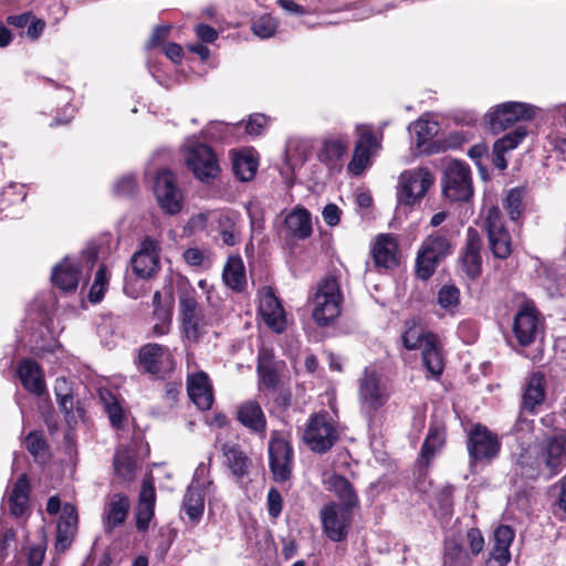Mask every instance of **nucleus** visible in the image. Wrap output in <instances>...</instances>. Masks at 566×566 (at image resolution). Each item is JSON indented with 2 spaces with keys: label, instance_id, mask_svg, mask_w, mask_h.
I'll list each match as a JSON object with an SVG mask.
<instances>
[{
  "label": "nucleus",
  "instance_id": "473e14b6",
  "mask_svg": "<svg viewBox=\"0 0 566 566\" xmlns=\"http://www.w3.org/2000/svg\"><path fill=\"white\" fill-rule=\"evenodd\" d=\"M18 376L25 390L36 396L45 391V382L41 367L32 359H24L18 367Z\"/></svg>",
  "mask_w": 566,
  "mask_h": 566
},
{
  "label": "nucleus",
  "instance_id": "412c9836",
  "mask_svg": "<svg viewBox=\"0 0 566 566\" xmlns=\"http://www.w3.org/2000/svg\"><path fill=\"white\" fill-rule=\"evenodd\" d=\"M398 240L394 234H379L371 248V256L377 268L394 269L398 265Z\"/></svg>",
  "mask_w": 566,
  "mask_h": 566
},
{
  "label": "nucleus",
  "instance_id": "2eb2a0df",
  "mask_svg": "<svg viewBox=\"0 0 566 566\" xmlns=\"http://www.w3.org/2000/svg\"><path fill=\"white\" fill-rule=\"evenodd\" d=\"M501 442L486 427L475 424L469 432L468 451L472 461H491L496 458Z\"/></svg>",
  "mask_w": 566,
  "mask_h": 566
},
{
  "label": "nucleus",
  "instance_id": "774afa93",
  "mask_svg": "<svg viewBox=\"0 0 566 566\" xmlns=\"http://www.w3.org/2000/svg\"><path fill=\"white\" fill-rule=\"evenodd\" d=\"M45 556V549L42 545H35L29 548L28 565L27 566H41Z\"/></svg>",
  "mask_w": 566,
  "mask_h": 566
},
{
  "label": "nucleus",
  "instance_id": "393cba45",
  "mask_svg": "<svg viewBox=\"0 0 566 566\" xmlns=\"http://www.w3.org/2000/svg\"><path fill=\"white\" fill-rule=\"evenodd\" d=\"M282 231L286 239L304 240L312 234L311 213L305 208H294L284 219Z\"/></svg>",
  "mask_w": 566,
  "mask_h": 566
},
{
  "label": "nucleus",
  "instance_id": "c85d7f7f",
  "mask_svg": "<svg viewBox=\"0 0 566 566\" xmlns=\"http://www.w3.org/2000/svg\"><path fill=\"white\" fill-rule=\"evenodd\" d=\"M514 470L525 479H536L539 475L545 476L544 464L542 463L537 447L522 449L515 455Z\"/></svg>",
  "mask_w": 566,
  "mask_h": 566
},
{
  "label": "nucleus",
  "instance_id": "0e129e2a",
  "mask_svg": "<svg viewBox=\"0 0 566 566\" xmlns=\"http://www.w3.org/2000/svg\"><path fill=\"white\" fill-rule=\"evenodd\" d=\"M452 494H453V486L446 485L439 491V493L437 495V500L440 504L441 510L444 512V514L451 513Z\"/></svg>",
  "mask_w": 566,
  "mask_h": 566
},
{
  "label": "nucleus",
  "instance_id": "f704fd0d",
  "mask_svg": "<svg viewBox=\"0 0 566 566\" xmlns=\"http://www.w3.org/2000/svg\"><path fill=\"white\" fill-rule=\"evenodd\" d=\"M165 360H170V352L165 346L147 344L139 350V363L145 371L151 375H158L161 371Z\"/></svg>",
  "mask_w": 566,
  "mask_h": 566
},
{
  "label": "nucleus",
  "instance_id": "dca6fc26",
  "mask_svg": "<svg viewBox=\"0 0 566 566\" xmlns=\"http://www.w3.org/2000/svg\"><path fill=\"white\" fill-rule=\"evenodd\" d=\"M485 223L493 255L497 259L509 258L512 252L511 235L503 226L501 211L497 207L489 209Z\"/></svg>",
  "mask_w": 566,
  "mask_h": 566
},
{
  "label": "nucleus",
  "instance_id": "a878e982",
  "mask_svg": "<svg viewBox=\"0 0 566 566\" xmlns=\"http://www.w3.org/2000/svg\"><path fill=\"white\" fill-rule=\"evenodd\" d=\"M187 391L191 401L199 409L207 410L212 406V388L206 373L199 371L189 375L187 378Z\"/></svg>",
  "mask_w": 566,
  "mask_h": 566
},
{
  "label": "nucleus",
  "instance_id": "58836bf2",
  "mask_svg": "<svg viewBox=\"0 0 566 566\" xmlns=\"http://www.w3.org/2000/svg\"><path fill=\"white\" fill-rule=\"evenodd\" d=\"M222 279L227 286L241 292L247 285L245 269L240 256H230L224 265Z\"/></svg>",
  "mask_w": 566,
  "mask_h": 566
},
{
  "label": "nucleus",
  "instance_id": "69168bd1",
  "mask_svg": "<svg viewBox=\"0 0 566 566\" xmlns=\"http://www.w3.org/2000/svg\"><path fill=\"white\" fill-rule=\"evenodd\" d=\"M136 179L134 176L128 175L119 179L115 185V191L118 195L125 196L129 195L135 190Z\"/></svg>",
  "mask_w": 566,
  "mask_h": 566
},
{
  "label": "nucleus",
  "instance_id": "603ef678",
  "mask_svg": "<svg viewBox=\"0 0 566 566\" xmlns=\"http://www.w3.org/2000/svg\"><path fill=\"white\" fill-rule=\"evenodd\" d=\"M277 21L270 14H263L255 19L252 23L253 33L261 38L268 39L275 34Z\"/></svg>",
  "mask_w": 566,
  "mask_h": 566
},
{
  "label": "nucleus",
  "instance_id": "9b49d317",
  "mask_svg": "<svg viewBox=\"0 0 566 566\" xmlns=\"http://www.w3.org/2000/svg\"><path fill=\"white\" fill-rule=\"evenodd\" d=\"M319 518L325 535L333 542H342L348 535L353 511L331 502L321 509Z\"/></svg>",
  "mask_w": 566,
  "mask_h": 566
},
{
  "label": "nucleus",
  "instance_id": "13d9d810",
  "mask_svg": "<svg viewBox=\"0 0 566 566\" xmlns=\"http://www.w3.org/2000/svg\"><path fill=\"white\" fill-rule=\"evenodd\" d=\"M467 542L470 547V555L471 557L478 556L484 547V538L482 536V533L478 528H470L467 532Z\"/></svg>",
  "mask_w": 566,
  "mask_h": 566
},
{
  "label": "nucleus",
  "instance_id": "3c124183",
  "mask_svg": "<svg viewBox=\"0 0 566 566\" xmlns=\"http://www.w3.org/2000/svg\"><path fill=\"white\" fill-rule=\"evenodd\" d=\"M109 274L107 273V269L105 265H101L95 273L94 282L90 290V301L93 303H98L106 291V287L108 285Z\"/></svg>",
  "mask_w": 566,
  "mask_h": 566
},
{
  "label": "nucleus",
  "instance_id": "5701e85b",
  "mask_svg": "<svg viewBox=\"0 0 566 566\" xmlns=\"http://www.w3.org/2000/svg\"><path fill=\"white\" fill-rule=\"evenodd\" d=\"M78 515L76 507L71 503L62 506V514L56 527L55 548L65 552L70 548L77 532Z\"/></svg>",
  "mask_w": 566,
  "mask_h": 566
},
{
  "label": "nucleus",
  "instance_id": "7ed1b4c3",
  "mask_svg": "<svg viewBox=\"0 0 566 566\" xmlns=\"http://www.w3.org/2000/svg\"><path fill=\"white\" fill-rule=\"evenodd\" d=\"M451 253L449 239L436 232L428 235L421 243L416 258V275L427 281L436 272L440 262Z\"/></svg>",
  "mask_w": 566,
  "mask_h": 566
},
{
  "label": "nucleus",
  "instance_id": "bf43d9fd",
  "mask_svg": "<svg viewBox=\"0 0 566 566\" xmlns=\"http://www.w3.org/2000/svg\"><path fill=\"white\" fill-rule=\"evenodd\" d=\"M268 123L263 114H253L245 124V132L251 136H259Z\"/></svg>",
  "mask_w": 566,
  "mask_h": 566
},
{
  "label": "nucleus",
  "instance_id": "4c0bfd02",
  "mask_svg": "<svg viewBox=\"0 0 566 566\" xmlns=\"http://www.w3.org/2000/svg\"><path fill=\"white\" fill-rule=\"evenodd\" d=\"M421 350L422 363L427 370L434 377L440 376L443 371L444 363L438 336H429L427 344Z\"/></svg>",
  "mask_w": 566,
  "mask_h": 566
},
{
  "label": "nucleus",
  "instance_id": "c03bdc74",
  "mask_svg": "<svg viewBox=\"0 0 566 566\" xmlns=\"http://www.w3.org/2000/svg\"><path fill=\"white\" fill-rule=\"evenodd\" d=\"M411 139L420 148L438 133V124L433 120L420 118L411 123L408 127Z\"/></svg>",
  "mask_w": 566,
  "mask_h": 566
},
{
  "label": "nucleus",
  "instance_id": "de8ad7c7",
  "mask_svg": "<svg viewBox=\"0 0 566 566\" xmlns=\"http://www.w3.org/2000/svg\"><path fill=\"white\" fill-rule=\"evenodd\" d=\"M54 392L61 411L65 416L71 415L73 411V395L71 386L65 378L61 377L55 380Z\"/></svg>",
  "mask_w": 566,
  "mask_h": 566
},
{
  "label": "nucleus",
  "instance_id": "6e6d98bb",
  "mask_svg": "<svg viewBox=\"0 0 566 566\" xmlns=\"http://www.w3.org/2000/svg\"><path fill=\"white\" fill-rule=\"evenodd\" d=\"M437 300L442 308L452 311L459 305L460 291L454 285H443L438 292Z\"/></svg>",
  "mask_w": 566,
  "mask_h": 566
},
{
  "label": "nucleus",
  "instance_id": "423d86ee",
  "mask_svg": "<svg viewBox=\"0 0 566 566\" xmlns=\"http://www.w3.org/2000/svg\"><path fill=\"white\" fill-rule=\"evenodd\" d=\"M433 180L432 174L423 167L402 171L397 186L398 203L408 207L415 206L424 197Z\"/></svg>",
  "mask_w": 566,
  "mask_h": 566
},
{
  "label": "nucleus",
  "instance_id": "e433bc0d",
  "mask_svg": "<svg viewBox=\"0 0 566 566\" xmlns=\"http://www.w3.org/2000/svg\"><path fill=\"white\" fill-rule=\"evenodd\" d=\"M258 166L259 160L252 149H243L233 155V174L240 181L252 180L256 174Z\"/></svg>",
  "mask_w": 566,
  "mask_h": 566
},
{
  "label": "nucleus",
  "instance_id": "1a4fd4ad",
  "mask_svg": "<svg viewBox=\"0 0 566 566\" xmlns=\"http://www.w3.org/2000/svg\"><path fill=\"white\" fill-rule=\"evenodd\" d=\"M442 191L453 201H465L473 193L471 174L468 165L452 160L444 170Z\"/></svg>",
  "mask_w": 566,
  "mask_h": 566
},
{
  "label": "nucleus",
  "instance_id": "b1692460",
  "mask_svg": "<svg viewBox=\"0 0 566 566\" xmlns=\"http://www.w3.org/2000/svg\"><path fill=\"white\" fill-rule=\"evenodd\" d=\"M323 485L329 492H333L339 500V506L354 510L359 504L358 495L353 484L343 475L332 473L323 479Z\"/></svg>",
  "mask_w": 566,
  "mask_h": 566
},
{
  "label": "nucleus",
  "instance_id": "4d7b16f0",
  "mask_svg": "<svg viewBox=\"0 0 566 566\" xmlns=\"http://www.w3.org/2000/svg\"><path fill=\"white\" fill-rule=\"evenodd\" d=\"M212 485V481L210 479V469L209 465L201 462L196 468L191 483L189 488H193L197 490H202L208 492L209 488Z\"/></svg>",
  "mask_w": 566,
  "mask_h": 566
},
{
  "label": "nucleus",
  "instance_id": "cd10ccee",
  "mask_svg": "<svg viewBox=\"0 0 566 566\" xmlns=\"http://www.w3.org/2000/svg\"><path fill=\"white\" fill-rule=\"evenodd\" d=\"M156 491L150 481H143L136 509V527L145 532L155 514Z\"/></svg>",
  "mask_w": 566,
  "mask_h": 566
},
{
  "label": "nucleus",
  "instance_id": "9d476101",
  "mask_svg": "<svg viewBox=\"0 0 566 566\" xmlns=\"http://www.w3.org/2000/svg\"><path fill=\"white\" fill-rule=\"evenodd\" d=\"M537 450L544 464L545 478L557 475L566 467V431L546 437L537 446Z\"/></svg>",
  "mask_w": 566,
  "mask_h": 566
},
{
  "label": "nucleus",
  "instance_id": "4468645a",
  "mask_svg": "<svg viewBox=\"0 0 566 566\" xmlns=\"http://www.w3.org/2000/svg\"><path fill=\"white\" fill-rule=\"evenodd\" d=\"M130 264L138 277L148 280L155 276L160 270V242L146 237L133 254Z\"/></svg>",
  "mask_w": 566,
  "mask_h": 566
},
{
  "label": "nucleus",
  "instance_id": "c756f323",
  "mask_svg": "<svg viewBox=\"0 0 566 566\" xmlns=\"http://www.w3.org/2000/svg\"><path fill=\"white\" fill-rule=\"evenodd\" d=\"M81 271L78 266L69 258H65L52 270V282L63 292H73L77 289L81 281Z\"/></svg>",
  "mask_w": 566,
  "mask_h": 566
},
{
  "label": "nucleus",
  "instance_id": "72a5a7b5",
  "mask_svg": "<svg viewBox=\"0 0 566 566\" xmlns=\"http://www.w3.org/2000/svg\"><path fill=\"white\" fill-rule=\"evenodd\" d=\"M545 377L541 373H533L526 380L522 396V409L533 412L545 400Z\"/></svg>",
  "mask_w": 566,
  "mask_h": 566
},
{
  "label": "nucleus",
  "instance_id": "2f4dec72",
  "mask_svg": "<svg viewBox=\"0 0 566 566\" xmlns=\"http://www.w3.org/2000/svg\"><path fill=\"white\" fill-rule=\"evenodd\" d=\"M239 422L255 433H264L266 418L259 402L248 400L239 406L237 411Z\"/></svg>",
  "mask_w": 566,
  "mask_h": 566
},
{
  "label": "nucleus",
  "instance_id": "49530a36",
  "mask_svg": "<svg viewBox=\"0 0 566 566\" xmlns=\"http://www.w3.org/2000/svg\"><path fill=\"white\" fill-rule=\"evenodd\" d=\"M99 396L112 426L115 428L122 427L124 421V410L118 400L107 390L101 391Z\"/></svg>",
  "mask_w": 566,
  "mask_h": 566
},
{
  "label": "nucleus",
  "instance_id": "20e7f679",
  "mask_svg": "<svg viewBox=\"0 0 566 566\" xmlns=\"http://www.w3.org/2000/svg\"><path fill=\"white\" fill-rule=\"evenodd\" d=\"M339 436L327 412L311 416L303 431V441L315 453H326L337 442Z\"/></svg>",
  "mask_w": 566,
  "mask_h": 566
},
{
  "label": "nucleus",
  "instance_id": "ea45409f",
  "mask_svg": "<svg viewBox=\"0 0 566 566\" xmlns=\"http://www.w3.org/2000/svg\"><path fill=\"white\" fill-rule=\"evenodd\" d=\"M30 484L25 474H22L14 483L8 501L10 505V512L14 516H21L29 502Z\"/></svg>",
  "mask_w": 566,
  "mask_h": 566
},
{
  "label": "nucleus",
  "instance_id": "a19ab883",
  "mask_svg": "<svg viewBox=\"0 0 566 566\" xmlns=\"http://www.w3.org/2000/svg\"><path fill=\"white\" fill-rule=\"evenodd\" d=\"M401 339L405 348L408 350L421 349L427 344L429 336L436 335L427 332L421 325L413 321H407Z\"/></svg>",
  "mask_w": 566,
  "mask_h": 566
},
{
  "label": "nucleus",
  "instance_id": "052dcab7",
  "mask_svg": "<svg viewBox=\"0 0 566 566\" xmlns=\"http://www.w3.org/2000/svg\"><path fill=\"white\" fill-rule=\"evenodd\" d=\"M15 531L11 527L1 525L0 528V557L4 558L8 556V551L12 543L15 541Z\"/></svg>",
  "mask_w": 566,
  "mask_h": 566
},
{
  "label": "nucleus",
  "instance_id": "f8f14e48",
  "mask_svg": "<svg viewBox=\"0 0 566 566\" xmlns=\"http://www.w3.org/2000/svg\"><path fill=\"white\" fill-rule=\"evenodd\" d=\"M154 191L159 207L167 214H176L182 209L184 196L169 169H161L155 177Z\"/></svg>",
  "mask_w": 566,
  "mask_h": 566
},
{
  "label": "nucleus",
  "instance_id": "f257e3e1",
  "mask_svg": "<svg viewBox=\"0 0 566 566\" xmlns=\"http://www.w3.org/2000/svg\"><path fill=\"white\" fill-rule=\"evenodd\" d=\"M177 286L181 333L189 343H198L208 332V319L197 301V291L184 275L171 279Z\"/></svg>",
  "mask_w": 566,
  "mask_h": 566
},
{
  "label": "nucleus",
  "instance_id": "6e6552de",
  "mask_svg": "<svg viewBox=\"0 0 566 566\" xmlns=\"http://www.w3.org/2000/svg\"><path fill=\"white\" fill-rule=\"evenodd\" d=\"M535 107L520 102H505L496 105L485 115L490 129L499 134L518 122L530 120L535 115Z\"/></svg>",
  "mask_w": 566,
  "mask_h": 566
},
{
  "label": "nucleus",
  "instance_id": "bb28decb",
  "mask_svg": "<svg viewBox=\"0 0 566 566\" xmlns=\"http://www.w3.org/2000/svg\"><path fill=\"white\" fill-rule=\"evenodd\" d=\"M514 536V530L509 525H500L495 528L494 545L490 552V566H506L511 559L510 547Z\"/></svg>",
  "mask_w": 566,
  "mask_h": 566
},
{
  "label": "nucleus",
  "instance_id": "ddd939ff",
  "mask_svg": "<svg viewBox=\"0 0 566 566\" xmlns=\"http://www.w3.org/2000/svg\"><path fill=\"white\" fill-rule=\"evenodd\" d=\"M270 469L275 482H286L292 476L293 450L290 443L274 431L269 441Z\"/></svg>",
  "mask_w": 566,
  "mask_h": 566
},
{
  "label": "nucleus",
  "instance_id": "79ce46f5",
  "mask_svg": "<svg viewBox=\"0 0 566 566\" xmlns=\"http://www.w3.org/2000/svg\"><path fill=\"white\" fill-rule=\"evenodd\" d=\"M205 494L202 490L193 488H187L186 494L182 501V510L187 514L188 518L192 522H198L205 510Z\"/></svg>",
  "mask_w": 566,
  "mask_h": 566
},
{
  "label": "nucleus",
  "instance_id": "7c9ffc66",
  "mask_svg": "<svg viewBox=\"0 0 566 566\" xmlns=\"http://www.w3.org/2000/svg\"><path fill=\"white\" fill-rule=\"evenodd\" d=\"M221 450L227 467L237 480H241L249 474L252 467V460L239 444L224 443Z\"/></svg>",
  "mask_w": 566,
  "mask_h": 566
},
{
  "label": "nucleus",
  "instance_id": "39448f33",
  "mask_svg": "<svg viewBox=\"0 0 566 566\" xmlns=\"http://www.w3.org/2000/svg\"><path fill=\"white\" fill-rule=\"evenodd\" d=\"M391 395L388 382L373 367H366L358 379V400L367 412L382 408Z\"/></svg>",
  "mask_w": 566,
  "mask_h": 566
},
{
  "label": "nucleus",
  "instance_id": "4be33fe9",
  "mask_svg": "<svg viewBox=\"0 0 566 566\" xmlns=\"http://www.w3.org/2000/svg\"><path fill=\"white\" fill-rule=\"evenodd\" d=\"M481 248L482 240L480 234L475 229L469 228L461 263L464 272L471 279L479 277L482 272Z\"/></svg>",
  "mask_w": 566,
  "mask_h": 566
},
{
  "label": "nucleus",
  "instance_id": "680f3d73",
  "mask_svg": "<svg viewBox=\"0 0 566 566\" xmlns=\"http://www.w3.org/2000/svg\"><path fill=\"white\" fill-rule=\"evenodd\" d=\"M174 296L171 292L165 297L164 306L154 308L153 315L157 321L171 322V308H172Z\"/></svg>",
  "mask_w": 566,
  "mask_h": 566
},
{
  "label": "nucleus",
  "instance_id": "e2e57ef3",
  "mask_svg": "<svg viewBox=\"0 0 566 566\" xmlns=\"http://www.w3.org/2000/svg\"><path fill=\"white\" fill-rule=\"evenodd\" d=\"M268 506L269 514L272 517H277L282 512V496L280 492L275 489H270L268 493Z\"/></svg>",
  "mask_w": 566,
  "mask_h": 566
},
{
  "label": "nucleus",
  "instance_id": "aec40b11",
  "mask_svg": "<svg viewBox=\"0 0 566 566\" xmlns=\"http://www.w3.org/2000/svg\"><path fill=\"white\" fill-rule=\"evenodd\" d=\"M129 510L130 502L125 494L114 493L109 495L102 515L104 532L111 534L115 528L122 526L128 516Z\"/></svg>",
  "mask_w": 566,
  "mask_h": 566
},
{
  "label": "nucleus",
  "instance_id": "a18cd8bd",
  "mask_svg": "<svg viewBox=\"0 0 566 566\" xmlns=\"http://www.w3.org/2000/svg\"><path fill=\"white\" fill-rule=\"evenodd\" d=\"M135 458L128 449H118L114 457L115 473L125 481L135 476Z\"/></svg>",
  "mask_w": 566,
  "mask_h": 566
},
{
  "label": "nucleus",
  "instance_id": "c9c22d12",
  "mask_svg": "<svg viewBox=\"0 0 566 566\" xmlns=\"http://www.w3.org/2000/svg\"><path fill=\"white\" fill-rule=\"evenodd\" d=\"M348 150V140L340 138H327L323 142L318 158L331 170H339L342 160Z\"/></svg>",
  "mask_w": 566,
  "mask_h": 566
},
{
  "label": "nucleus",
  "instance_id": "6ab92c4d",
  "mask_svg": "<svg viewBox=\"0 0 566 566\" xmlns=\"http://www.w3.org/2000/svg\"><path fill=\"white\" fill-rule=\"evenodd\" d=\"M259 312L264 323L274 332L281 333L286 326L284 310L271 287L260 290Z\"/></svg>",
  "mask_w": 566,
  "mask_h": 566
},
{
  "label": "nucleus",
  "instance_id": "09e8293b",
  "mask_svg": "<svg viewBox=\"0 0 566 566\" xmlns=\"http://www.w3.org/2000/svg\"><path fill=\"white\" fill-rule=\"evenodd\" d=\"M25 448L36 462H45L48 459L46 442L38 431L30 432L25 438Z\"/></svg>",
  "mask_w": 566,
  "mask_h": 566
},
{
  "label": "nucleus",
  "instance_id": "0eeeda50",
  "mask_svg": "<svg viewBox=\"0 0 566 566\" xmlns=\"http://www.w3.org/2000/svg\"><path fill=\"white\" fill-rule=\"evenodd\" d=\"M186 148V164L193 176L206 184L214 180L220 172V166L212 148L198 142H189Z\"/></svg>",
  "mask_w": 566,
  "mask_h": 566
},
{
  "label": "nucleus",
  "instance_id": "a211bd4d",
  "mask_svg": "<svg viewBox=\"0 0 566 566\" xmlns=\"http://www.w3.org/2000/svg\"><path fill=\"white\" fill-rule=\"evenodd\" d=\"M538 331V313L532 304L525 303L514 316V336L521 346H528L535 340Z\"/></svg>",
  "mask_w": 566,
  "mask_h": 566
},
{
  "label": "nucleus",
  "instance_id": "8fccbe9b",
  "mask_svg": "<svg viewBox=\"0 0 566 566\" xmlns=\"http://www.w3.org/2000/svg\"><path fill=\"white\" fill-rule=\"evenodd\" d=\"M443 444V433L434 428L430 429L423 444L421 448V458L426 464L429 463L434 453L440 449Z\"/></svg>",
  "mask_w": 566,
  "mask_h": 566
},
{
  "label": "nucleus",
  "instance_id": "338daca9",
  "mask_svg": "<svg viewBox=\"0 0 566 566\" xmlns=\"http://www.w3.org/2000/svg\"><path fill=\"white\" fill-rule=\"evenodd\" d=\"M322 214H323L324 221L331 227L338 224V222L340 220V209L336 205H333V203L327 205L323 209Z\"/></svg>",
  "mask_w": 566,
  "mask_h": 566
},
{
  "label": "nucleus",
  "instance_id": "f3484780",
  "mask_svg": "<svg viewBox=\"0 0 566 566\" xmlns=\"http://www.w3.org/2000/svg\"><path fill=\"white\" fill-rule=\"evenodd\" d=\"M380 149V142L367 128H363L356 143L352 160L347 169L350 174L359 176L371 164V156Z\"/></svg>",
  "mask_w": 566,
  "mask_h": 566
},
{
  "label": "nucleus",
  "instance_id": "5fc2aeb1",
  "mask_svg": "<svg viewBox=\"0 0 566 566\" xmlns=\"http://www.w3.org/2000/svg\"><path fill=\"white\" fill-rule=\"evenodd\" d=\"M523 190L520 188L511 189L504 200V209L512 220H517L523 210Z\"/></svg>",
  "mask_w": 566,
  "mask_h": 566
},
{
  "label": "nucleus",
  "instance_id": "864d4df0",
  "mask_svg": "<svg viewBox=\"0 0 566 566\" xmlns=\"http://www.w3.org/2000/svg\"><path fill=\"white\" fill-rule=\"evenodd\" d=\"M526 136V130L523 127H517L514 132L506 134L499 140H496L493 145L494 150L500 153H506L516 148L520 143Z\"/></svg>",
  "mask_w": 566,
  "mask_h": 566
},
{
  "label": "nucleus",
  "instance_id": "f03ea898",
  "mask_svg": "<svg viewBox=\"0 0 566 566\" xmlns=\"http://www.w3.org/2000/svg\"><path fill=\"white\" fill-rule=\"evenodd\" d=\"M343 295L339 283L335 276H326L317 285V291L313 298L314 321L326 326L337 318L340 314Z\"/></svg>",
  "mask_w": 566,
  "mask_h": 566
},
{
  "label": "nucleus",
  "instance_id": "37998d69",
  "mask_svg": "<svg viewBox=\"0 0 566 566\" xmlns=\"http://www.w3.org/2000/svg\"><path fill=\"white\" fill-rule=\"evenodd\" d=\"M472 557L455 539L444 543L443 566H471Z\"/></svg>",
  "mask_w": 566,
  "mask_h": 566
}]
</instances>
